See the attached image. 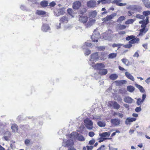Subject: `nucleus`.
Returning a JSON list of instances; mask_svg holds the SVG:
<instances>
[{
  "mask_svg": "<svg viewBox=\"0 0 150 150\" xmlns=\"http://www.w3.org/2000/svg\"><path fill=\"white\" fill-rule=\"evenodd\" d=\"M95 20L92 19L89 21L86 24V26L87 28L91 26L95 22Z\"/></svg>",
  "mask_w": 150,
  "mask_h": 150,
  "instance_id": "obj_23",
  "label": "nucleus"
},
{
  "mask_svg": "<svg viewBox=\"0 0 150 150\" xmlns=\"http://www.w3.org/2000/svg\"><path fill=\"white\" fill-rule=\"evenodd\" d=\"M11 128L12 132H15L18 130V127L16 124H14L12 125Z\"/></svg>",
  "mask_w": 150,
  "mask_h": 150,
  "instance_id": "obj_26",
  "label": "nucleus"
},
{
  "mask_svg": "<svg viewBox=\"0 0 150 150\" xmlns=\"http://www.w3.org/2000/svg\"><path fill=\"white\" fill-rule=\"evenodd\" d=\"M30 142V140L29 139H26L25 140L24 143L27 146L29 145Z\"/></svg>",
  "mask_w": 150,
  "mask_h": 150,
  "instance_id": "obj_43",
  "label": "nucleus"
},
{
  "mask_svg": "<svg viewBox=\"0 0 150 150\" xmlns=\"http://www.w3.org/2000/svg\"><path fill=\"white\" fill-rule=\"evenodd\" d=\"M122 62L125 65L128 66L129 65V62L128 60L126 59H121Z\"/></svg>",
  "mask_w": 150,
  "mask_h": 150,
  "instance_id": "obj_32",
  "label": "nucleus"
},
{
  "mask_svg": "<svg viewBox=\"0 0 150 150\" xmlns=\"http://www.w3.org/2000/svg\"><path fill=\"white\" fill-rule=\"evenodd\" d=\"M110 122L113 125L117 126L118 125L120 122V120L118 119L114 118L110 120Z\"/></svg>",
  "mask_w": 150,
  "mask_h": 150,
  "instance_id": "obj_12",
  "label": "nucleus"
},
{
  "mask_svg": "<svg viewBox=\"0 0 150 150\" xmlns=\"http://www.w3.org/2000/svg\"><path fill=\"white\" fill-rule=\"evenodd\" d=\"M148 30V29L146 28H142L140 30V32L139 33L138 35H143V33H145Z\"/></svg>",
  "mask_w": 150,
  "mask_h": 150,
  "instance_id": "obj_25",
  "label": "nucleus"
},
{
  "mask_svg": "<svg viewBox=\"0 0 150 150\" xmlns=\"http://www.w3.org/2000/svg\"><path fill=\"white\" fill-rule=\"evenodd\" d=\"M86 147L87 150H91L93 149V146H86Z\"/></svg>",
  "mask_w": 150,
  "mask_h": 150,
  "instance_id": "obj_55",
  "label": "nucleus"
},
{
  "mask_svg": "<svg viewBox=\"0 0 150 150\" xmlns=\"http://www.w3.org/2000/svg\"><path fill=\"white\" fill-rule=\"evenodd\" d=\"M142 110V108L140 106L139 107H137L135 109V111L137 112H140Z\"/></svg>",
  "mask_w": 150,
  "mask_h": 150,
  "instance_id": "obj_44",
  "label": "nucleus"
},
{
  "mask_svg": "<svg viewBox=\"0 0 150 150\" xmlns=\"http://www.w3.org/2000/svg\"><path fill=\"white\" fill-rule=\"evenodd\" d=\"M98 50L99 51L103 50L105 49V47L104 46H101L98 47Z\"/></svg>",
  "mask_w": 150,
  "mask_h": 150,
  "instance_id": "obj_48",
  "label": "nucleus"
},
{
  "mask_svg": "<svg viewBox=\"0 0 150 150\" xmlns=\"http://www.w3.org/2000/svg\"><path fill=\"white\" fill-rule=\"evenodd\" d=\"M85 126L88 130H91L93 128V122L89 119H86L84 120Z\"/></svg>",
  "mask_w": 150,
  "mask_h": 150,
  "instance_id": "obj_2",
  "label": "nucleus"
},
{
  "mask_svg": "<svg viewBox=\"0 0 150 150\" xmlns=\"http://www.w3.org/2000/svg\"><path fill=\"white\" fill-rule=\"evenodd\" d=\"M125 75L128 79L131 80L132 81H134V77L128 72H125Z\"/></svg>",
  "mask_w": 150,
  "mask_h": 150,
  "instance_id": "obj_20",
  "label": "nucleus"
},
{
  "mask_svg": "<svg viewBox=\"0 0 150 150\" xmlns=\"http://www.w3.org/2000/svg\"><path fill=\"white\" fill-rule=\"evenodd\" d=\"M139 56V54L138 52H136L133 55L134 57H138Z\"/></svg>",
  "mask_w": 150,
  "mask_h": 150,
  "instance_id": "obj_63",
  "label": "nucleus"
},
{
  "mask_svg": "<svg viewBox=\"0 0 150 150\" xmlns=\"http://www.w3.org/2000/svg\"><path fill=\"white\" fill-rule=\"evenodd\" d=\"M112 104L114 109L118 110L120 108V106L116 102L114 101L112 102Z\"/></svg>",
  "mask_w": 150,
  "mask_h": 150,
  "instance_id": "obj_27",
  "label": "nucleus"
},
{
  "mask_svg": "<svg viewBox=\"0 0 150 150\" xmlns=\"http://www.w3.org/2000/svg\"><path fill=\"white\" fill-rule=\"evenodd\" d=\"M98 125L100 127H105V122L102 121H99L97 123Z\"/></svg>",
  "mask_w": 150,
  "mask_h": 150,
  "instance_id": "obj_36",
  "label": "nucleus"
},
{
  "mask_svg": "<svg viewBox=\"0 0 150 150\" xmlns=\"http://www.w3.org/2000/svg\"><path fill=\"white\" fill-rule=\"evenodd\" d=\"M50 27L47 24H44L42 27V30L43 32H46L50 30Z\"/></svg>",
  "mask_w": 150,
  "mask_h": 150,
  "instance_id": "obj_18",
  "label": "nucleus"
},
{
  "mask_svg": "<svg viewBox=\"0 0 150 150\" xmlns=\"http://www.w3.org/2000/svg\"><path fill=\"white\" fill-rule=\"evenodd\" d=\"M68 150H76V149L74 148L73 147H69L68 149Z\"/></svg>",
  "mask_w": 150,
  "mask_h": 150,
  "instance_id": "obj_64",
  "label": "nucleus"
},
{
  "mask_svg": "<svg viewBox=\"0 0 150 150\" xmlns=\"http://www.w3.org/2000/svg\"><path fill=\"white\" fill-rule=\"evenodd\" d=\"M91 50H87L85 52L86 55H89L91 53Z\"/></svg>",
  "mask_w": 150,
  "mask_h": 150,
  "instance_id": "obj_57",
  "label": "nucleus"
},
{
  "mask_svg": "<svg viewBox=\"0 0 150 150\" xmlns=\"http://www.w3.org/2000/svg\"><path fill=\"white\" fill-rule=\"evenodd\" d=\"M90 15L91 17L94 18L97 15V12L96 10L92 11L90 13Z\"/></svg>",
  "mask_w": 150,
  "mask_h": 150,
  "instance_id": "obj_31",
  "label": "nucleus"
},
{
  "mask_svg": "<svg viewBox=\"0 0 150 150\" xmlns=\"http://www.w3.org/2000/svg\"><path fill=\"white\" fill-rule=\"evenodd\" d=\"M20 8L23 10H25L26 9V7L23 5H21V6Z\"/></svg>",
  "mask_w": 150,
  "mask_h": 150,
  "instance_id": "obj_60",
  "label": "nucleus"
},
{
  "mask_svg": "<svg viewBox=\"0 0 150 150\" xmlns=\"http://www.w3.org/2000/svg\"><path fill=\"white\" fill-rule=\"evenodd\" d=\"M109 150H117V148H115L112 147L110 146V145L109 146Z\"/></svg>",
  "mask_w": 150,
  "mask_h": 150,
  "instance_id": "obj_61",
  "label": "nucleus"
},
{
  "mask_svg": "<svg viewBox=\"0 0 150 150\" xmlns=\"http://www.w3.org/2000/svg\"><path fill=\"white\" fill-rule=\"evenodd\" d=\"M132 45L131 44H127L123 45V47L125 48H129L132 46Z\"/></svg>",
  "mask_w": 150,
  "mask_h": 150,
  "instance_id": "obj_46",
  "label": "nucleus"
},
{
  "mask_svg": "<svg viewBox=\"0 0 150 150\" xmlns=\"http://www.w3.org/2000/svg\"><path fill=\"white\" fill-rule=\"evenodd\" d=\"M133 99L131 97L127 96L125 97L124 99V101L126 103H132Z\"/></svg>",
  "mask_w": 150,
  "mask_h": 150,
  "instance_id": "obj_21",
  "label": "nucleus"
},
{
  "mask_svg": "<svg viewBox=\"0 0 150 150\" xmlns=\"http://www.w3.org/2000/svg\"><path fill=\"white\" fill-rule=\"evenodd\" d=\"M135 38V36L131 35L126 37V40L127 41H130Z\"/></svg>",
  "mask_w": 150,
  "mask_h": 150,
  "instance_id": "obj_38",
  "label": "nucleus"
},
{
  "mask_svg": "<svg viewBox=\"0 0 150 150\" xmlns=\"http://www.w3.org/2000/svg\"><path fill=\"white\" fill-rule=\"evenodd\" d=\"M122 1V0H114L112 3V4H116L119 3V2Z\"/></svg>",
  "mask_w": 150,
  "mask_h": 150,
  "instance_id": "obj_58",
  "label": "nucleus"
},
{
  "mask_svg": "<svg viewBox=\"0 0 150 150\" xmlns=\"http://www.w3.org/2000/svg\"><path fill=\"white\" fill-rule=\"evenodd\" d=\"M135 17L137 18L141 19H143L145 18V16L143 15H141L139 14H138L136 15Z\"/></svg>",
  "mask_w": 150,
  "mask_h": 150,
  "instance_id": "obj_40",
  "label": "nucleus"
},
{
  "mask_svg": "<svg viewBox=\"0 0 150 150\" xmlns=\"http://www.w3.org/2000/svg\"><path fill=\"white\" fill-rule=\"evenodd\" d=\"M146 82L148 84L150 82V77L148 78L146 80Z\"/></svg>",
  "mask_w": 150,
  "mask_h": 150,
  "instance_id": "obj_62",
  "label": "nucleus"
},
{
  "mask_svg": "<svg viewBox=\"0 0 150 150\" xmlns=\"http://www.w3.org/2000/svg\"><path fill=\"white\" fill-rule=\"evenodd\" d=\"M116 4L117 5V6H125L127 4L126 3H116Z\"/></svg>",
  "mask_w": 150,
  "mask_h": 150,
  "instance_id": "obj_47",
  "label": "nucleus"
},
{
  "mask_svg": "<svg viewBox=\"0 0 150 150\" xmlns=\"http://www.w3.org/2000/svg\"><path fill=\"white\" fill-rule=\"evenodd\" d=\"M98 59V56L97 52H96L92 54L91 55L90 61L92 63V64H93L94 62H96Z\"/></svg>",
  "mask_w": 150,
  "mask_h": 150,
  "instance_id": "obj_4",
  "label": "nucleus"
},
{
  "mask_svg": "<svg viewBox=\"0 0 150 150\" xmlns=\"http://www.w3.org/2000/svg\"><path fill=\"white\" fill-rule=\"evenodd\" d=\"M143 14L145 16H147L150 14V11H144L143 12Z\"/></svg>",
  "mask_w": 150,
  "mask_h": 150,
  "instance_id": "obj_41",
  "label": "nucleus"
},
{
  "mask_svg": "<svg viewBox=\"0 0 150 150\" xmlns=\"http://www.w3.org/2000/svg\"><path fill=\"white\" fill-rule=\"evenodd\" d=\"M10 137H8L6 135H4V138L5 140L8 141L9 140V139Z\"/></svg>",
  "mask_w": 150,
  "mask_h": 150,
  "instance_id": "obj_56",
  "label": "nucleus"
},
{
  "mask_svg": "<svg viewBox=\"0 0 150 150\" xmlns=\"http://www.w3.org/2000/svg\"><path fill=\"white\" fill-rule=\"evenodd\" d=\"M117 14L116 13H114L110 15H108L106 17L102 18V20L104 22H106L109 21L112 19L113 17L117 16Z\"/></svg>",
  "mask_w": 150,
  "mask_h": 150,
  "instance_id": "obj_6",
  "label": "nucleus"
},
{
  "mask_svg": "<svg viewBox=\"0 0 150 150\" xmlns=\"http://www.w3.org/2000/svg\"><path fill=\"white\" fill-rule=\"evenodd\" d=\"M119 93H124L125 92V90L124 88H121L119 90Z\"/></svg>",
  "mask_w": 150,
  "mask_h": 150,
  "instance_id": "obj_50",
  "label": "nucleus"
},
{
  "mask_svg": "<svg viewBox=\"0 0 150 150\" xmlns=\"http://www.w3.org/2000/svg\"><path fill=\"white\" fill-rule=\"evenodd\" d=\"M135 86L141 92L144 93L145 92V91L143 87L141 86L137 83L135 84Z\"/></svg>",
  "mask_w": 150,
  "mask_h": 150,
  "instance_id": "obj_22",
  "label": "nucleus"
},
{
  "mask_svg": "<svg viewBox=\"0 0 150 150\" xmlns=\"http://www.w3.org/2000/svg\"><path fill=\"white\" fill-rule=\"evenodd\" d=\"M68 13L71 16H72L73 11L71 8H68L67 10Z\"/></svg>",
  "mask_w": 150,
  "mask_h": 150,
  "instance_id": "obj_45",
  "label": "nucleus"
},
{
  "mask_svg": "<svg viewBox=\"0 0 150 150\" xmlns=\"http://www.w3.org/2000/svg\"><path fill=\"white\" fill-rule=\"evenodd\" d=\"M134 20L133 19H129L126 21L125 23L126 24H132L134 22Z\"/></svg>",
  "mask_w": 150,
  "mask_h": 150,
  "instance_id": "obj_39",
  "label": "nucleus"
},
{
  "mask_svg": "<svg viewBox=\"0 0 150 150\" xmlns=\"http://www.w3.org/2000/svg\"><path fill=\"white\" fill-rule=\"evenodd\" d=\"M125 19V18L124 16H122L119 17V18L117 19V22L118 23H121Z\"/></svg>",
  "mask_w": 150,
  "mask_h": 150,
  "instance_id": "obj_35",
  "label": "nucleus"
},
{
  "mask_svg": "<svg viewBox=\"0 0 150 150\" xmlns=\"http://www.w3.org/2000/svg\"><path fill=\"white\" fill-rule=\"evenodd\" d=\"M4 135H6L8 137H10L11 136V133L10 132L7 131L5 132L4 134Z\"/></svg>",
  "mask_w": 150,
  "mask_h": 150,
  "instance_id": "obj_53",
  "label": "nucleus"
},
{
  "mask_svg": "<svg viewBox=\"0 0 150 150\" xmlns=\"http://www.w3.org/2000/svg\"><path fill=\"white\" fill-rule=\"evenodd\" d=\"M100 37V35L99 33H97V34L94 33L91 36V39L93 42H97L98 41V39Z\"/></svg>",
  "mask_w": 150,
  "mask_h": 150,
  "instance_id": "obj_10",
  "label": "nucleus"
},
{
  "mask_svg": "<svg viewBox=\"0 0 150 150\" xmlns=\"http://www.w3.org/2000/svg\"><path fill=\"white\" fill-rule=\"evenodd\" d=\"M117 55V54L116 53H111L109 54L108 56V57L110 59H113Z\"/></svg>",
  "mask_w": 150,
  "mask_h": 150,
  "instance_id": "obj_33",
  "label": "nucleus"
},
{
  "mask_svg": "<svg viewBox=\"0 0 150 150\" xmlns=\"http://www.w3.org/2000/svg\"><path fill=\"white\" fill-rule=\"evenodd\" d=\"M95 133L93 132H90L88 133L89 136L91 137H93Z\"/></svg>",
  "mask_w": 150,
  "mask_h": 150,
  "instance_id": "obj_51",
  "label": "nucleus"
},
{
  "mask_svg": "<svg viewBox=\"0 0 150 150\" xmlns=\"http://www.w3.org/2000/svg\"><path fill=\"white\" fill-rule=\"evenodd\" d=\"M88 17L83 15H80L79 17V21L83 23H86L88 21Z\"/></svg>",
  "mask_w": 150,
  "mask_h": 150,
  "instance_id": "obj_11",
  "label": "nucleus"
},
{
  "mask_svg": "<svg viewBox=\"0 0 150 150\" xmlns=\"http://www.w3.org/2000/svg\"><path fill=\"white\" fill-rule=\"evenodd\" d=\"M108 73V70L107 69H103L99 71L98 73L101 75H106Z\"/></svg>",
  "mask_w": 150,
  "mask_h": 150,
  "instance_id": "obj_24",
  "label": "nucleus"
},
{
  "mask_svg": "<svg viewBox=\"0 0 150 150\" xmlns=\"http://www.w3.org/2000/svg\"><path fill=\"white\" fill-rule=\"evenodd\" d=\"M95 68L97 69L100 71L102 69L105 67V66L102 63L97 64L95 65Z\"/></svg>",
  "mask_w": 150,
  "mask_h": 150,
  "instance_id": "obj_15",
  "label": "nucleus"
},
{
  "mask_svg": "<svg viewBox=\"0 0 150 150\" xmlns=\"http://www.w3.org/2000/svg\"><path fill=\"white\" fill-rule=\"evenodd\" d=\"M81 5V4L80 1H75L73 4V8L74 9L78 10L80 8Z\"/></svg>",
  "mask_w": 150,
  "mask_h": 150,
  "instance_id": "obj_9",
  "label": "nucleus"
},
{
  "mask_svg": "<svg viewBox=\"0 0 150 150\" xmlns=\"http://www.w3.org/2000/svg\"><path fill=\"white\" fill-rule=\"evenodd\" d=\"M59 21L60 22L59 23V25L57 26V29H58L60 28V25L61 23V22L62 23H67L68 22V17H66V16H64L60 18Z\"/></svg>",
  "mask_w": 150,
  "mask_h": 150,
  "instance_id": "obj_8",
  "label": "nucleus"
},
{
  "mask_svg": "<svg viewBox=\"0 0 150 150\" xmlns=\"http://www.w3.org/2000/svg\"><path fill=\"white\" fill-rule=\"evenodd\" d=\"M149 23V17H146L145 20L140 21L139 22V23L142 24L141 27L142 28H146V25Z\"/></svg>",
  "mask_w": 150,
  "mask_h": 150,
  "instance_id": "obj_5",
  "label": "nucleus"
},
{
  "mask_svg": "<svg viewBox=\"0 0 150 150\" xmlns=\"http://www.w3.org/2000/svg\"><path fill=\"white\" fill-rule=\"evenodd\" d=\"M136 120V119L134 117H127L125 123L126 125H128L130 124V122L135 121Z\"/></svg>",
  "mask_w": 150,
  "mask_h": 150,
  "instance_id": "obj_14",
  "label": "nucleus"
},
{
  "mask_svg": "<svg viewBox=\"0 0 150 150\" xmlns=\"http://www.w3.org/2000/svg\"><path fill=\"white\" fill-rule=\"evenodd\" d=\"M118 76L115 74H112L109 76V78L112 80H114L117 79Z\"/></svg>",
  "mask_w": 150,
  "mask_h": 150,
  "instance_id": "obj_28",
  "label": "nucleus"
},
{
  "mask_svg": "<svg viewBox=\"0 0 150 150\" xmlns=\"http://www.w3.org/2000/svg\"><path fill=\"white\" fill-rule=\"evenodd\" d=\"M70 138L72 139L76 138L80 141H84L85 140V138L81 134H79L75 132H72L71 133Z\"/></svg>",
  "mask_w": 150,
  "mask_h": 150,
  "instance_id": "obj_1",
  "label": "nucleus"
},
{
  "mask_svg": "<svg viewBox=\"0 0 150 150\" xmlns=\"http://www.w3.org/2000/svg\"><path fill=\"white\" fill-rule=\"evenodd\" d=\"M146 97V95L145 94H142V98H139L137 99L136 102V104L138 105L139 106L141 104L143 103Z\"/></svg>",
  "mask_w": 150,
  "mask_h": 150,
  "instance_id": "obj_7",
  "label": "nucleus"
},
{
  "mask_svg": "<svg viewBox=\"0 0 150 150\" xmlns=\"http://www.w3.org/2000/svg\"><path fill=\"white\" fill-rule=\"evenodd\" d=\"M95 141L94 139H93L90 140L89 142V144L90 145H93L95 142Z\"/></svg>",
  "mask_w": 150,
  "mask_h": 150,
  "instance_id": "obj_49",
  "label": "nucleus"
},
{
  "mask_svg": "<svg viewBox=\"0 0 150 150\" xmlns=\"http://www.w3.org/2000/svg\"><path fill=\"white\" fill-rule=\"evenodd\" d=\"M71 140H67L65 143H64L63 144L64 147H70L73 144V142L72 139Z\"/></svg>",
  "mask_w": 150,
  "mask_h": 150,
  "instance_id": "obj_13",
  "label": "nucleus"
},
{
  "mask_svg": "<svg viewBox=\"0 0 150 150\" xmlns=\"http://www.w3.org/2000/svg\"><path fill=\"white\" fill-rule=\"evenodd\" d=\"M126 28V26L125 25H121L120 24L118 26V29L120 30L125 29Z\"/></svg>",
  "mask_w": 150,
  "mask_h": 150,
  "instance_id": "obj_37",
  "label": "nucleus"
},
{
  "mask_svg": "<svg viewBox=\"0 0 150 150\" xmlns=\"http://www.w3.org/2000/svg\"><path fill=\"white\" fill-rule=\"evenodd\" d=\"M48 4L47 1H42L40 3L41 6L43 7H47Z\"/></svg>",
  "mask_w": 150,
  "mask_h": 150,
  "instance_id": "obj_30",
  "label": "nucleus"
},
{
  "mask_svg": "<svg viewBox=\"0 0 150 150\" xmlns=\"http://www.w3.org/2000/svg\"><path fill=\"white\" fill-rule=\"evenodd\" d=\"M36 13L39 15H43L46 14V12L43 11L37 10Z\"/></svg>",
  "mask_w": 150,
  "mask_h": 150,
  "instance_id": "obj_34",
  "label": "nucleus"
},
{
  "mask_svg": "<svg viewBox=\"0 0 150 150\" xmlns=\"http://www.w3.org/2000/svg\"><path fill=\"white\" fill-rule=\"evenodd\" d=\"M55 5V3L54 1H53L50 3L49 6L51 7H54Z\"/></svg>",
  "mask_w": 150,
  "mask_h": 150,
  "instance_id": "obj_52",
  "label": "nucleus"
},
{
  "mask_svg": "<svg viewBox=\"0 0 150 150\" xmlns=\"http://www.w3.org/2000/svg\"><path fill=\"white\" fill-rule=\"evenodd\" d=\"M135 89L134 86L131 85L128 86L127 87V90L131 93L133 92L134 91Z\"/></svg>",
  "mask_w": 150,
  "mask_h": 150,
  "instance_id": "obj_29",
  "label": "nucleus"
},
{
  "mask_svg": "<svg viewBox=\"0 0 150 150\" xmlns=\"http://www.w3.org/2000/svg\"><path fill=\"white\" fill-rule=\"evenodd\" d=\"M112 131V130H111L110 132H103L100 134L99 135L101 137H105L107 136L109 137L110 135L111 132Z\"/></svg>",
  "mask_w": 150,
  "mask_h": 150,
  "instance_id": "obj_17",
  "label": "nucleus"
},
{
  "mask_svg": "<svg viewBox=\"0 0 150 150\" xmlns=\"http://www.w3.org/2000/svg\"><path fill=\"white\" fill-rule=\"evenodd\" d=\"M62 11L61 10L58 11L57 13H55L54 14L55 16H57V17L59 16L60 15L62 14Z\"/></svg>",
  "mask_w": 150,
  "mask_h": 150,
  "instance_id": "obj_42",
  "label": "nucleus"
},
{
  "mask_svg": "<svg viewBox=\"0 0 150 150\" xmlns=\"http://www.w3.org/2000/svg\"><path fill=\"white\" fill-rule=\"evenodd\" d=\"M105 147L104 145H102L100 147L98 148L97 150H104V148Z\"/></svg>",
  "mask_w": 150,
  "mask_h": 150,
  "instance_id": "obj_59",
  "label": "nucleus"
},
{
  "mask_svg": "<svg viewBox=\"0 0 150 150\" xmlns=\"http://www.w3.org/2000/svg\"><path fill=\"white\" fill-rule=\"evenodd\" d=\"M87 6L91 8H93L96 7L97 2L94 0H90L87 2Z\"/></svg>",
  "mask_w": 150,
  "mask_h": 150,
  "instance_id": "obj_3",
  "label": "nucleus"
},
{
  "mask_svg": "<svg viewBox=\"0 0 150 150\" xmlns=\"http://www.w3.org/2000/svg\"><path fill=\"white\" fill-rule=\"evenodd\" d=\"M145 6L148 8H150V1L149 0H141Z\"/></svg>",
  "mask_w": 150,
  "mask_h": 150,
  "instance_id": "obj_16",
  "label": "nucleus"
},
{
  "mask_svg": "<svg viewBox=\"0 0 150 150\" xmlns=\"http://www.w3.org/2000/svg\"><path fill=\"white\" fill-rule=\"evenodd\" d=\"M139 41V39L138 38H134L131 40H130L129 43V44H132L134 43H138Z\"/></svg>",
  "mask_w": 150,
  "mask_h": 150,
  "instance_id": "obj_19",
  "label": "nucleus"
},
{
  "mask_svg": "<svg viewBox=\"0 0 150 150\" xmlns=\"http://www.w3.org/2000/svg\"><path fill=\"white\" fill-rule=\"evenodd\" d=\"M111 139V138H102L101 139L99 140V142H101L104 141L105 140V139Z\"/></svg>",
  "mask_w": 150,
  "mask_h": 150,
  "instance_id": "obj_54",
  "label": "nucleus"
}]
</instances>
